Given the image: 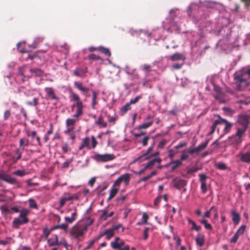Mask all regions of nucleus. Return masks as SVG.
I'll return each mask as SVG.
<instances>
[{"instance_id": "obj_34", "label": "nucleus", "mask_w": 250, "mask_h": 250, "mask_svg": "<svg viewBox=\"0 0 250 250\" xmlns=\"http://www.w3.org/2000/svg\"><path fill=\"white\" fill-rule=\"evenodd\" d=\"M76 122V120L75 119L68 118L66 120V126L67 127H73V126L75 125Z\"/></svg>"}, {"instance_id": "obj_39", "label": "nucleus", "mask_w": 250, "mask_h": 250, "mask_svg": "<svg viewBox=\"0 0 250 250\" xmlns=\"http://www.w3.org/2000/svg\"><path fill=\"white\" fill-rule=\"evenodd\" d=\"M39 99L37 98L34 97L33 101H28L26 102V104L30 106H36L39 104Z\"/></svg>"}, {"instance_id": "obj_27", "label": "nucleus", "mask_w": 250, "mask_h": 250, "mask_svg": "<svg viewBox=\"0 0 250 250\" xmlns=\"http://www.w3.org/2000/svg\"><path fill=\"white\" fill-rule=\"evenodd\" d=\"M89 143H90V140H89V138L86 137V138H84L83 140L82 143V144H81V145H80V146L79 147V149L80 150H82L84 147H89Z\"/></svg>"}, {"instance_id": "obj_49", "label": "nucleus", "mask_w": 250, "mask_h": 250, "mask_svg": "<svg viewBox=\"0 0 250 250\" xmlns=\"http://www.w3.org/2000/svg\"><path fill=\"white\" fill-rule=\"evenodd\" d=\"M26 134L28 137H31L33 140L37 137V132L35 130L26 131Z\"/></svg>"}, {"instance_id": "obj_12", "label": "nucleus", "mask_w": 250, "mask_h": 250, "mask_svg": "<svg viewBox=\"0 0 250 250\" xmlns=\"http://www.w3.org/2000/svg\"><path fill=\"white\" fill-rule=\"evenodd\" d=\"M186 182L183 179L176 178L173 180L174 187L177 189H180L186 185Z\"/></svg>"}, {"instance_id": "obj_24", "label": "nucleus", "mask_w": 250, "mask_h": 250, "mask_svg": "<svg viewBox=\"0 0 250 250\" xmlns=\"http://www.w3.org/2000/svg\"><path fill=\"white\" fill-rule=\"evenodd\" d=\"M188 223L191 224L192 226L190 228L191 230H195L197 231H198L200 230L201 227L200 226H197L195 222L194 221H193V220H192L191 219L188 218Z\"/></svg>"}, {"instance_id": "obj_30", "label": "nucleus", "mask_w": 250, "mask_h": 250, "mask_svg": "<svg viewBox=\"0 0 250 250\" xmlns=\"http://www.w3.org/2000/svg\"><path fill=\"white\" fill-rule=\"evenodd\" d=\"M71 101H74L76 103L82 102L78 95L73 92L71 93Z\"/></svg>"}, {"instance_id": "obj_37", "label": "nucleus", "mask_w": 250, "mask_h": 250, "mask_svg": "<svg viewBox=\"0 0 250 250\" xmlns=\"http://www.w3.org/2000/svg\"><path fill=\"white\" fill-rule=\"evenodd\" d=\"M88 59L90 61H96V60H101L103 61V59L99 56L96 55L94 54H91L88 56Z\"/></svg>"}, {"instance_id": "obj_38", "label": "nucleus", "mask_w": 250, "mask_h": 250, "mask_svg": "<svg viewBox=\"0 0 250 250\" xmlns=\"http://www.w3.org/2000/svg\"><path fill=\"white\" fill-rule=\"evenodd\" d=\"M72 200L71 196H70L67 197L62 198L60 201V206L62 207L64 206L65 203L66 201Z\"/></svg>"}, {"instance_id": "obj_44", "label": "nucleus", "mask_w": 250, "mask_h": 250, "mask_svg": "<svg viewBox=\"0 0 250 250\" xmlns=\"http://www.w3.org/2000/svg\"><path fill=\"white\" fill-rule=\"evenodd\" d=\"M216 167L220 170H225L229 169L230 170L229 168L227 167L225 163H218L216 165Z\"/></svg>"}, {"instance_id": "obj_55", "label": "nucleus", "mask_w": 250, "mask_h": 250, "mask_svg": "<svg viewBox=\"0 0 250 250\" xmlns=\"http://www.w3.org/2000/svg\"><path fill=\"white\" fill-rule=\"evenodd\" d=\"M239 236H240V235L235 232L234 236L231 239L230 242L232 243H236L237 242Z\"/></svg>"}, {"instance_id": "obj_59", "label": "nucleus", "mask_w": 250, "mask_h": 250, "mask_svg": "<svg viewBox=\"0 0 250 250\" xmlns=\"http://www.w3.org/2000/svg\"><path fill=\"white\" fill-rule=\"evenodd\" d=\"M74 129V127H67V130L64 131V132L65 134L69 135L73 133L72 131Z\"/></svg>"}, {"instance_id": "obj_36", "label": "nucleus", "mask_w": 250, "mask_h": 250, "mask_svg": "<svg viewBox=\"0 0 250 250\" xmlns=\"http://www.w3.org/2000/svg\"><path fill=\"white\" fill-rule=\"evenodd\" d=\"M118 191V189L117 188H114V187H113L110 190V194H109V196L108 198V200H109L112 199L116 195Z\"/></svg>"}, {"instance_id": "obj_7", "label": "nucleus", "mask_w": 250, "mask_h": 250, "mask_svg": "<svg viewBox=\"0 0 250 250\" xmlns=\"http://www.w3.org/2000/svg\"><path fill=\"white\" fill-rule=\"evenodd\" d=\"M0 180L8 183L10 184L17 185L19 184L18 180L13 177H12L10 175L5 173V172L0 169Z\"/></svg>"}, {"instance_id": "obj_16", "label": "nucleus", "mask_w": 250, "mask_h": 250, "mask_svg": "<svg viewBox=\"0 0 250 250\" xmlns=\"http://www.w3.org/2000/svg\"><path fill=\"white\" fill-rule=\"evenodd\" d=\"M182 165V162L181 160H173L167 164V166H171V171H174L179 167Z\"/></svg>"}, {"instance_id": "obj_9", "label": "nucleus", "mask_w": 250, "mask_h": 250, "mask_svg": "<svg viewBox=\"0 0 250 250\" xmlns=\"http://www.w3.org/2000/svg\"><path fill=\"white\" fill-rule=\"evenodd\" d=\"M44 91L46 93V98L51 100H55L57 101L59 100V98L56 95L54 90L52 87H45L44 88Z\"/></svg>"}, {"instance_id": "obj_61", "label": "nucleus", "mask_w": 250, "mask_h": 250, "mask_svg": "<svg viewBox=\"0 0 250 250\" xmlns=\"http://www.w3.org/2000/svg\"><path fill=\"white\" fill-rule=\"evenodd\" d=\"M2 213H6L9 212V210L6 206H2L0 208Z\"/></svg>"}, {"instance_id": "obj_17", "label": "nucleus", "mask_w": 250, "mask_h": 250, "mask_svg": "<svg viewBox=\"0 0 250 250\" xmlns=\"http://www.w3.org/2000/svg\"><path fill=\"white\" fill-rule=\"evenodd\" d=\"M186 59V57L184 56V55L181 53H175L173 54L171 57H170V60L172 61H178V60H185Z\"/></svg>"}, {"instance_id": "obj_23", "label": "nucleus", "mask_w": 250, "mask_h": 250, "mask_svg": "<svg viewBox=\"0 0 250 250\" xmlns=\"http://www.w3.org/2000/svg\"><path fill=\"white\" fill-rule=\"evenodd\" d=\"M162 160L160 158H155L153 159L152 160L149 161L146 166V168H148L153 166L154 164L157 162L160 164Z\"/></svg>"}, {"instance_id": "obj_25", "label": "nucleus", "mask_w": 250, "mask_h": 250, "mask_svg": "<svg viewBox=\"0 0 250 250\" xmlns=\"http://www.w3.org/2000/svg\"><path fill=\"white\" fill-rule=\"evenodd\" d=\"M102 212L103 213L100 216V219L103 220H106L108 217H111L114 214V212L113 211L107 214V211L106 209L103 210Z\"/></svg>"}, {"instance_id": "obj_60", "label": "nucleus", "mask_w": 250, "mask_h": 250, "mask_svg": "<svg viewBox=\"0 0 250 250\" xmlns=\"http://www.w3.org/2000/svg\"><path fill=\"white\" fill-rule=\"evenodd\" d=\"M142 219H143V222L144 224H146L147 223L148 216L146 212L143 213V215H142Z\"/></svg>"}, {"instance_id": "obj_33", "label": "nucleus", "mask_w": 250, "mask_h": 250, "mask_svg": "<svg viewBox=\"0 0 250 250\" xmlns=\"http://www.w3.org/2000/svg\"><path fill=\"white\" fill-rule=\"evenodd\" d=\"M209 142V140H208L204 143L200 144L197 147H196L198 152L204 150L207 146Z\"/></svg>"}, {"instance_id": "obj_10", "label": "nucleus", "mask_w": 250, "mask_h": 250, "mask_svg": "<svg viewBox=\"0 0 250 250\" xmlns=\"http://www.w3.org/2000/svg\"><path fill=\"white\" fill-rule=\"evenodd\" d=\"M199 180L201 182V189L203 193H205L207 190L206 180L207 176L205 174H200L199 175Z\"/></svg>"}, {"instance_id": "obj_42", "label": "nucleus", "mask_w": 250, "mask_h": 250, "mask_svg": "<svg viewBox=\"0 0 250 250\" xmlns=\"http://www.w3.org/2000/svg\"><path fill=\"white\" fill-rule=\"evenodd\" d=\"M153 124L152 121H149L147 123H144L142 125L139 126L138 128L141 129H146L149 126H150Z\"/></svg>"}, {"instance_id": "obj_29", "label": "nucleus", "mask_w": 250, "mask_h": 250, "mask_svg": "<svg viewBox=\"0 0 250 250\" xmlns=\"http://www.w3.org/2000/svg\"><path fill=\"white\" fill-rule=\"evenodd\" d=\"M114 234V231L112 229H107L105 230V235H106L107 240H110L111 238L113 236Z\"/></svg>"}, {"instance_id": "obj_53", "label": "nucleus", "mask_w": 250, "mask_h": 250, "mask_svg": "<svg viewBox=\"0 0 250 250\" xmlns=\"http://www.w3.org/2000/svg\"><path fill=\"white\" fill-rule=\"evenodd\" d=\"M52 230L53 229H48L47 228H45L43 229V232L46 238H47L48 237V236L51 233Z\"/></svg>"}, {"instance_id": "obj_52", "label": "nucleus", "mask_w": 250, "mask_h": 250, "mask_svg": "<svg viewBox=\"0 0 250 250\" xmlns=\"http://www.w3.org/2000/svg\"><path fill=\"white\" fill-rule=\"evenodd\" d=\"M29 207L30 208H37V205L34 199H29Z\"/></svg>"}, {"instance_id": "obj_28", "label": "nucleus", "mask_w": 250, "mask_h": 250, "mask_svg": "<svg viewBox=\"0 0 250 250\" xmlns=\"http://www.w3.org/2000/svg\"><path fill=\"white\" fill-rule=\"evenodd\" d=\"M96 124L100 127H105L107 126V123L104 121L102 115L98 117L97 121H96Z\"/></svg>"}, {"instance_id": "obj_13", "label": "nucleus", "mask_w": 250, "mask_h": 250, "mask_svg": "<svg viewBox=\"0 0 250 250\" xmlns=\"http://www.w3.org/2000/svg\"><path fill=\"white\" fill-rule=\"evenodd\" d=\"M231 215L232 216V220L235 225H238L240 221L241 217L240 214L235 210L231 211Z\"/></svg>"}, {"instance_id": "obj_4", "label": "nucleus", "mask_w": 250, "mask_h": 250, "mask_svg": "<svg viewBox=\"0 0 250 250\" xmlns=\"http://www.w3.org/2000/svg\"><path fill=\"white\" fill-rule=\"evenodd\" d=\"M87 226L85 225L83 228H81L79 225H75L70 230V234L76 239L79 238L82 236L84 231H86Z\"/></svg>"}, {"instance_id": "obj_2", "label": "nucleus", "mask_w": 250, "mask_h": 250, "mask_svg": "<svg viewBox=\"0 0 250 250\" xmlns=\"http://www.w3.org/2000/svg\"><path fill=\"white\" fill-rule=\"evenodd\" d=\"M30 211L25 208H22L20 211V214L18 217L15 218L12 222V227L15 229H19L21 225L27 224L29 220L27 218Z\"/></svg>"}, {"instance_id": "obj_56", "label": "nucleus", "mask_w": 250, "mask_h": 250, "mask_svg": "<svg viewBox=\"0 0 250 250\" xmlns=\"http://www.w3.org/2000/svg\"><path fill=\"white\" fill-rule=\"evenodd\" d=\"M10 116H11L10 111L9 110H6L4 112V115H3L4 120H7L10 117Z\"/></svg>"}, {"instance_id": "obj_51", "label": "nucleus", "mask_w": 250, "mask_h": 250, "mask_svg": "<svg viewBox=\"0 0 250 250\" xmlns=\"http://www.w3.org/2000/svg\"><path fill=\"white\" fill-rule=\"evenodd\" d=\"M246 229V226L245 225H242L236 231V233L239 235H242L245 231Z\"/></svg>"}, {"instance_id": "obj_22", "label": "nucleus", "mask_w": 250, "mask_h": 250, "mask_svg": "<svg viewBox=\"0 0 250 250\" xmlns=\"http://www.w3.org/2000/svg\"><path fill=\"white\" fill-rule=\"evenodd\" d=\"M122 182H124L126 185H128L130 179V175L129 173H125L123 175H122L119 177Z\"/></svg>"}, {"instance_id": "obj_1", "label": "nucleus", "mask_w": 250, "mask_h": 250, "mask_svg": "<svg viewBox=\"0 0 250 250\" xmlns=\"http://www.w3.org/2000/svg\"><path fill=\"white\" fill-rule=\"evenodd\" d=\"M235 83L238 85L246 86L250 83V67L234 74Z\"/></svg>"}, {"instance_id": "obj_5", "label": "nucleus", "mask_w": 250, "mask_h": 250, "mask_svg": "<svg viewBox=\"0 0 250 250\" xmlns=\"http://www.w3.org/2000/svg\"><path fill=\"white\" fill-rule=\"evenodd\" d=\"M93 159L98 162H106L115 159V156L113 154H96L93 157Z\"/></svg>"}, {"instance_id": "obj_40", "label": "nucleus", "mask_w": 250, "mask_h": 250, "mask_svg": "<svg viewBox=\"0 0 250 250\" xmlns=\"http://www.w3.org/2000/svg\"><path fill=\"white\" fill-rule=\"evenodd\" d=\"M100 51L107 57H110L111 56L110 51L108 48L100 46Z\"/></svg>"}, {"instance_id": "obj_31", "label": "nucleus", "mask_w": 250, "mask_h": 250, "mask_svg": "<svg viewBox=\"0 0 250 250\" xmlns=\"http://www.w3.org/2000/svg\"><path fill=\"white\" fill-rule=\"evenodd\" d=\"M31 73H34L37 76H42L43 75V71L39 68H31L30 69Z\"/></svg>"}, {"instance_id": "obj_14", "label": "nucleus", "mask_w": 250, "mask_h": 250, "mask_svg": "<svg viewBox=\"0 0 250 250\" xmlns=\"http://www.w3.org/2000/svg\"><path fill=\"white\" fill-rule=\"evenodd\" d=\"M24 150V148H17L15 151V153L17 154V157H13L12 159L14 163H16L18 160L21 158V155Z\"/></svg>"}, {"instance_id": "obj_48", "label": "nucleus", "mask_w": 250, "mask_h": 250, "mask_svg": "<svg viewBox=\"0 0 250 250\" xmlns=\"http://www.w3.org/2000/svg\"><path fill=\"white\" fill-rule=\"evenodd\" d=\"M130 104L126 103L124 106L121 108V111L123 114L125 113L128 110L130 109Z\"/></svg>"}, {"instance_id": "obj_15", "label": "nucleus", "mask_w": 250, "mask_h": 250, "mask_svg": "<svg viewBox=\"0 0 250 250\" xmlns=\"http://www.w3.org/2000/svg\"><path fill=\"white\" fill-rule=\"evenodd\" d=\"M153 149L152 146H150L148 149L147 150L146 152L145 153H144L141 156L138 157L137 158H136L135 160H134V162H136L137 161H143L145 160H147L148 159V157H147V155L152 151Z\"/></svg>"}, {"instance_id": "obj_19", "label": "nucleus", "mask_w": 250, "mask_h": 250, "mask_svg": "<svg viewBox=\"0 0 250 250\" xmlns=\"http://www.w3.org/2000/svg\"><path fill=\"white\" fill-rule=\"evenodd\" d=\"M87 72V68L85 67L83 68H77L73 71V74L77 77L81 76Z\"/></svg>"}, {"instance_id": "obj_8", "label": "nucleus", "mask_w": 250, "mask_h": 250, "mask_svg": "<svg viewBox=\"0 0 250 250\" xmlns=\"http://www.w3.org/2000/svg\"><path fill=\"white\" fill-rule=\"evenodd\" d=\"M74 107H76V113L73 115V117L78 118L83 114V103H75L72 105L71 108L73 109Z\"/></svg>"}, {"instance_id": "obj_26", "label": "nucleus", "mask_w": 250, "mask_h": 250, "mask_svg": "<svg viewBox=\"0 0 250 250\" xmlns=\"http://www.w3.org/2000/svg\"><path fill=\"white\" fill-rule=\"evenodd\" d=\"M204 236L203 235L198 234L197 238H196V242L197 244L200 246L202 247L204 243Z\"/></svg>"}, {"instance_id": "obj_50", "label": "nucleus", "mask_w": 250, "mask_h": 250, "mask_svg": "<svg viewBox=\"0 0 250 250\" xmlns=\"http://www.w3.org/2000/svg\"><path fill=\"white\" fill-rule=\"evenodd\" d=\"M73 161V158H70L69 159L66 160L64 163H63L62 165V168H67L69 165L72 163Z\"/></svg>"}, {"instance_id": "obj_21", "label": "nucleus", "mask_w": 250, "mask_h": 250, "mask_svg": "<svg viewBox=\"0 0 250 250\" xmlns=\"http://www.w3.org/2000/svg\"><path fill=\"white\" fill-rule=\"evenodd\" d=\"M92 108L93 109H95V106L97 104L98 102L97 101L98 93L94 90H92Z\"/></svg>"}, {"instance_id": "obj_35", "label": "nucleus", "mask_w": 250, "mask_h": 250, "mask_svg": "<svg viewBox=\"0 0 250 250\" xmlns=\"http://www.w3.org/2000/svg\"><path fill=\"white\" fill-rule=\"evenodd\" d=\"M124 245H125V242L124 241H121V242H120L118 243H114L112 244V248L115 250H119L120 249H121V248L123 246H124Z\"/></svg>"}, {"instance_id": "obj_57", "label": "nucleus", "mask_w": 250, "mask_h": 250, "mask_svg": "<svg viewBox=\"0 0 250 250\" xmlns=\"http://www.w3.org/2000/svg\"><path fill=\"white\" fill-rule=\"evenodd\" d=\"M162 198V196L159 195L157 198H155L154 202V205L155 206L157 207L160 202L161 199Z\"/></svg>"}, {"instance_id": "obj_47", "label": "nucleus", "mask_w": 250, "mask_h": 250, "mask_svg": "<svg viewBox=\"0 0 250 250\" xmlns=\"http://www.w3.org/2000/svg\"><path fill=\"white\" fill-rule=\"evenodd\" d=\"M62 148L64 153H67L71 150V148L69 146L67 143H64L62 144Z\"/></svg>"}, {"instance_id": "obj_18", "label": "nucleus", "mask_w": 250, "mask_h": 250, "mask_svg": "<svg viewBox=\"0 0 250 250\" xmlns=\"http://www.w3.org/2000/svg\"><path fill=\"white\" fill-rule=\"evenodd\" d=\"M240 159L241 161L244 162H250V151L240 154Z\"/></svg>"}, {"instance_id": "obj_62", "label": "nucleus", "mask_w": 250, "mask_h": 250, "mask_svg": "<svg viewBox=\"0 0 250 250\" xmlns=\"http://www.w3.org/2000/svg\"><path fill=\"white\" fill-rule=\"evenodd\" d=\"M34 90L33 89H27L24 92V94L26 96H32L34 94Z\"/></svg>"}, {"instance_id": "obj_64", "label": "nucleus", "mask_w": 250, "mask_h": 250, "mask_svg": "<svg viewBox=\"0 0 250 250\" xmlns=\"http://www.w3.org/2000/svg\"><path fill=\"white\" fill-rule=\"evenodd\" d=\"M241 1L244 3L246 8L250 7V0H241Z\"/></svg>"}, {"instance_id": "obj_6", "label": "nucleus", "mask_w": 250, "mask_h": 250, "mask_svg": "<svg viewBox=\"0 0 250 250\" xmlns=\"http://www.w3.org/2000/svg\"><path fill=\"white\" fill-rule=\"evenodd\" d=\"M250 116L247 114H240L238 116L237 126L248 127Z\"/></svg>"}, {"instance_id": "obj_43", "label": "nucleus", "mask_w": 250, "mask_h": 250, "mask_svg": "<svg viewBox=\"0 0 250 250\" xmlns=\"http://www.w3.org/2000/svg\"><path fill=\"white\" fill-rule=\"evenodd\" d=\"M201 223L204 225L205 228L209 230H211L212 229V227L211 225L208 223V221L205 219H203Z\"/></svg>"}, {"instance_id": "obj_54", "label": "nucleus", "mask_w": 250, "mask_h": 250, "mask_svg": "<svg viewBox=\"0 0 250 250\" xmlns=\"http://www.w3.org/2000/svg\"><path fill=\"white\" fill-rule=\"evenodd\" d=\"M141 99H142L141 95L137 96L134 99H131L129 102V104H135L137 103Z\"/></svg>"}, {"instance_id": "obj_3", "label": "nucleus", "mask_w": 250, "mask_h": 250, "mask_svg": "<svg viewBox=\"0 0 250 250\" xmlns=\"http://www.w3.org/2000/svg\"><path fill=\"white\" fill-rule=\"evenodd\" d=\"M247 130V128H246V127L237 126L236 133L230 137L232 143L234 145H237L241 143Z\"/></svg>"}, {"instance_id": "obj_58", "label": "nucleus", "mask_w": 250, "mask_h": 250, "mask_svg": "<svg viewBox=\"0 0 250 250\" xmlns=\"http://www.w3.org/2000/svg\"><path fill=\"white\" fill-rule=\"evenodd\" d=\"M47 242L49 247H53L54 246L58 245V241H51L50 239H48L47 240Z\"/></svg>"}, {"instance_id": "obj_32", "label": "nucleus", "mask_w": 250, "mask_h": 250, "mask_svg": "<svg viewBox=\"0 0 250 250\" xmlns=\"http://www.w3.org/2000/svg\"><path fill=\"white\" fill-rule=\"evenodd\" d=\"M29 140L25 138H21L19 141L20 147L27 146L29 145Z\"/></svg>"}, {"instance_id": "obj_11", "label": "nucleus", "mask_w": 250, "mask_h": 250, "mask_svg": "<svg viewBox=\"0 0 250 250\" xmlns=\"http://www.w3.org/2000/svg\"><path fill=\"white\" fill-rule=\"evenodd\" d=\"M220 125H225V127L224 129V132L225 133H227L231 128L232 124L229 122L228 121H227L225 119H222L221 117H220Z\"/></svg>"}, {"instance_id": "obj_63", "label": "nucleus", "mask_w": 250, "mask_h": 250, "mask_svg": "<svg viewBox=\"0 0 250 250\" xmlns=\"http://www.w3.org/2000/svg\"><path fill=\"white\" fill-rule=\"evenodd\" d=\"M64 220L67 223L71 224L76 220V218H73L71 217H65Z\"/></svg>"}, {"instance_id": "obj_41", "label": "nucleus", "mask_w": 250, "mask_h": 250, "mask_svg": "<svg viewBox=\"0 0 250 250\" xmlns=\"http://www.w3.org/2000/svg\"><path fill=\"white\" fill-rule=\"evenodd\" d=\"M151 66L149 64H145L141 66V69L146 73V76L148 75V73L150 71Z\"/></svg>"}, {"instance_id": "obj_45", "label": "nucleus", "mask_w": 250, "mask_h": 250, "mask_svg": "<svg viewBox=\"0 0 250 250\" xmlns=\"http://www.w3.org/2000/svg\"><path fill=\"white\" fill-rule=\"evenodd\" d=\"M13 174L19 177H23L26 174V172L23 170H18L13 172Z\"/></svg>"}, {"instance_id": "obj_20", "label": "nucleus", "mask_w": 250, "mask_h": 250, "mask_svg": "<svg viewBox=\"0 0 250 250\" xmlns=\"http://www.w3.org/2000/svg\"><path fill=\"white\" fill-rule=\"evenodd\" d=\"M74 85L82 92L83 93H87L89 90V88L88 87H85L83 86L82 83H79L78 82H75L74 83Z\"/></svg>"}, {"instance_id": "obj_46", "label": "nucleus", "mask_w": 250, "mask_h": 250, "mask_svg": "<svg viewBox=\"0 0 250 250\" xmlns=\"http://www.w3.org/2000/svg\"><path fill=\"white\" fill-rule=\"evenodd\" d=\"M25 66H22L21 67H20L18 69V73L17 74V78L18 77H26V76L24 75V69Z\"/></svg>"}]
</instances>
